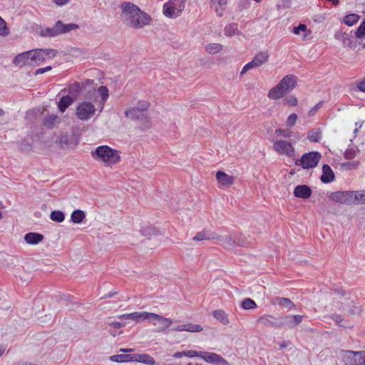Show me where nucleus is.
Instances as JSON below:
<instances>
[{"mask_svg":"<svg viewBox=\"0 0 365 365\" xmlns=\"http://www.w3.org/2000/svg\"><path fill=\"white\" fill-rule=\"evenodd\" d=\"M312 190L310 187L306 185H297L294 191V196L303 199L310 197Z\"/></svg>","mask_w":365,"mask_h":365,"instance_id":"19","label":"nucleus"},{"mask_svg":"<svg viewBox=\"0 0 365 365\" xmlns=\"http://www.w3.org/2000/svg\"><path fill=\"white\" fill-rule=\"evenodd\" d=\"M59 143L62 146H72L77 144L76 139L73 135L68 133L62 134L59 138Z\"/></svg>","mask_w":365,"mask_h":365,"instance_id":"24","label":"nucleus"},{"mask_svg":"<svg viewBox=\"0 0 365 365\" xmlns=\"http://www.w3.org/2000/svg\"><path fill=\"white\" fill-rule=\"evenodd\" d=\"M332 319L337 323L338 325L346 327L345 325L341 324V322L343 321L341 316L336 314L333 316Z\"/></svg>","mask_w":365,"mask_h":365,"instance_id":"59","label":"nucleus"},{"mask_svg":"<svg viewBox=\"0 0 365 365\" xmlns=\"http://www.w3.org/2000/svg\"><path fill=\"white\" fill-rule=\"evenodd\" d=\"M96 108L93 103L90 101H82L79 103L76 108V115L81 120H88L96 113Z\"/></svg>","mask_w":365,"mask_h":365,"instance_id":"5","label":"nucleus"},{"mask_svg":"<svg viewBox=\"0 0 365 365\" xmlns=\"http://www.w3.org/2000/svg\"><path fill=\"white\" fill-rule=\"evenodd\" d=\"M322 175L321 176V180L324 183H329L334 180V174L331 167L329 165H324L322 167Z\"/></svg>","mask_w":365,"mask_h":365,"instance_id":"21","label":"nucleus"},{"mask_svg":"<svg viewBox=\"0 0 365 365\" xmlns=\"http://www.w3.org/2000/svg\"><path fill=\"white\" fill-rule=\"evenodd\" d=\"M360 152L359 149L356 146L349 147L344 153V157L346 160L354 159Z\"/></svg>","mask_w":365,"mask_h":365,"instance_id":"33","label":"nucleus"},{"mask_svg":"<svg viewBox=\"0 0 365 365\" xmlns=\"http://www.w3.org/2000/svg\"><path fill=\"white\" fill-rule=\"evenodd\" d=\"M237 29V24L232 23L225 26L224 33L227 36H232L235 34Z\"/></svg>","mask_w":365,"mask_h":365,"instance_id":"40","label":"nucleus"},{"mask_svg":"<svg viewBox=\"0 0 365 365\" xmlns=\"http://www.w3.org/2000/svg\"><path fill=\"white\" fill-rule=\"evenodd\" d=\"M216 178L220 187H228L234 183V178L222 171L216 173Z\"/></svg>","mask_w":365,"mask_h":365,"instance_id":"16","label":"nucleus"},{"mask_svg":"<svg viewBox=\"0 0 365 365\" xmlns=\"http://www.w3.org/2000/svg\"><path fill=\"white\" fill-rule=\"evenodd\" d=\"M30 56L29 51L21 53L17 55L14 59V63L17 66H23L24 65L30 66Z\"/></svg>","mask_w":365,"mask_h":365,"instance_id":"22","label":"nucleus"},{"mask_svg":"<svg viewBox=\"0 0 365 365\" xmlns=\"http://www.w3.org/2000/svg\"><path fill=\"white\" fill-rule=\"evenodd\" d=\"M320 158L321 154L319 152H310L302 156L300 165L304 169L312 168L317 165Z\"/></svg>","mask_w":365,"mask_h":365,"instance_id":"9","label":"nucleus"},{"mask_svg":"<svg viewBox=\"0 0 365 365\" xmlns=\"http://www.w3.org/2000/svg\"><path fill=\"white\" fill-rule=\"evenodd\" d=\"M297 78L294 75H287L269 90L268 98L272 100L279 99L292 91L297 86Z\"/></svg>","mask_w":365,"mask_h":365,"instance_id":"2","label":"nucleus"},{"mask_svg":"<svg viewBox=\"0 0 365 365\" xmlns=\"http://www.w3.org/2000/svg\"><path fill=\"white\" fill-rule=\"evenodd\" d=\"M202 327L200 324H193L191 323L178 325L173 329L175 331H190V332H200L202 331Z\"/></svg>","mask_w":365,"mask_h":365,"instance_id":"18","label":"nucleus"},{"mask_svg":"<svg viewBox=\"0 0 365 365\" xmlns=\"http://www.w3.org/2000/svg\"><path fill=\"white\" fill-rule=\"evenodd\" d=\"M125 116L131 120L139 119L143 116V113L137 107H131L125 111Z\"/></svg>","mask_w":365,"mask_h":365,"instance_id":"28","label":"nucleus"},{"mask_svg":"<svg viewBox=\"0 0 365 365\" xmlns=\"http://www.w3.org/2000/svg\"><path fill=\"white\" fill-rule=\"evenodd\" d=\"M256 307L257 304L255 301L250 298H247L242 302V307L244 309H251L255 308Z\"/></svg>","mask_w":365,"mask_h":365,"instance_id":"43","label":"nucleus"},{"mask_svg":"<svg viewBox=\"0 0 365 365\" xmlns=\"http://www.w3.org/2000/svg\"><path fill=\"white\" fill-rule=\"evenodd\" d=\"M82 90V85L78 82H75L70 84L68 87V92L76 97L78 96Z\"/></svg>","mask_w":365,"mask_h":365,"instance_id":"35","label":"nucleus"},{"mask_svg":"<svg viewBox=\"0 0 365 365\" xmlns=\"http://www.w3.org/2000/svg\"><path fill=\"white\" fill-rule=\"evenodd\" d=\"M354 204L361 202L365 203V190L354 192Z\"/></svg>","mask_w":365,"mask_h":365,"instance_id":"41","label":"nucleus"},{"mask_svg":"<svg viewBox=\"0 0 365 365\" xmlns=\"http://www.w3.org/2000/svg\"><path fill=\"white\" fill-rule=\"evenodd\" d=\"M258 322L267 327L281 328L280 318L277 319L271 315L262 316L258 319Z\"/></svg>","mask_w":365,"mask_h":365,"instance_id":"15","label":"nucleus"},{"mask_svg":"<svg viewBox=\"0 0 365 365\" xmlns=\"http://www.w3.org/2000/svg\"><path fill=\"white\" fill-rule=\"evenodd\" d=\"M91 155L96 160L103 163L106 166H112L120 160V152L108 145L97 147Z\"/></svg>","mask_w":365,"mask_h":365,"instance_id":"3","label":"nucleus"},{"mask_svg":"<svg viewBox=\"0 0 365 365\" xmlns=\"http://www.w3.org/2000/svg\"><path fill=\"white\" fill-rule=\"evenodd\" d=\"M50 219L53 222H62L65 219V215L61 210H53L50 214Z\"/></svg>","mask_w":365,"mask_h":365,"instance_id":"38","label":"nucleus"},{"mask_svg":"<svg viewBox=\"0 0 365 365\" xmlns=\"http://www.w3.org/2000/svg\"><path fill=\"white\" fill-rule=\"evenodd\" d=\"M133 355L130 354H116L110 356V360L115 362L132 361Z\"/></svg>","mask_w":365,"mask_h":365,"instance_id":"37","label":"nucleus"},{"mask_svg":"<svg viewBox=\"0 0 365 365\" xmlns=\"http://www.w3.org/2000/svg\"><path fill=\"white\" fill-rule=\"evenodd\" d=\"M185 0H170L163 6V14L169 18H175L182 13Z\"/></svg>","mask_w":365,"mask_h":365,"instance_id":"6","label":"nucleus"},{"mask_svg":"<svg viewBox=\"0 0 365 365\" xmlns=\"http://www.w3.org/2000/svg\"><path fill=\"white\" fill-rule=\"evenodd\" d=\"M29 53H31L30 66H38L45 61V58L41 52V48L30 50Z\"/></svg>","mask_w":365,"mask_h":365,"instance_id":"17","label":"nucleus"},{"mask_svg":"<svg viewBox=\"0 0 365 365\" xmlns=\"http://www.w3.org/2000/svg\"><path fill=\"white\" fill-rule=\"evenodd\" d=\"M213 316L216 319L219 320L223 324H227L229 323L227 314L222 309L214 311Z\"/></svg>","mask_w":365,"mask_h":365,"instance_id":"32","label":"nucleus"},{"mask_svg":"<svg viewBox=\"0 0 365 365\" xmlns=\"http://www.w3.org/2000/svg\"><path fill=\"white\" fill-rule=\"evenodd\" d=\"M275 133L279 136H282L284 138H290L292 136L293 132L289 129H277L275 130Z\"/></svg>","mask_w":365,"mask_h":365,"instance_id":"45","label":"nucleus"},{"mask_svg":"<svg viewBox=\"0 0 365 365\" xmlns=\"http://www.w3.org/2000/svg\"><path fill=\"white\" fill-rule=\"evenodd\" d=\"M215 236L217 237H214V240H217L220 241L222 243L227 244L230 247H234L235 245V239H234L231 235L223 236L215 233Z\"/></svg>","mask_w":365,"mask_h":365,"instance_id":"27","label":"nucleus"},{"mask_svg":"<svg viewBox=\"0 0 365 365\" xmlns=\"http://www.w3.org/2000/svg\"><path fill=\"white\" fill-rule=\"evenodd\" d=\"M201 358L210 364L230 365L222 356L216 353L202 351Z\"/></svg>","mask_w":365,"mask_h":365,"instance_id":"12","label":"nucleus"},{"mask_svg":"<svg viewBox=\"0 0 365 365\" xmlns=\"http://www.w3.org/2000/svg\"><path fill=\"white\" fill-rule=\"evenodd\" d=\"M150 104L148 101H140L138 103V106H137V108L139 109V110L143 113V112L144 110H146L148 107H149Z\"/></svg>","mask_w":365,"mask_h":365,"instance_id":"51","label":"nucleus"},{"mask_svg":"<svg viewBox=\"0 0 365 365\" xmlns=\"http://www.w3.org/2000/svg\"><path fill=\"white\" fill-rule=\"evenodd\" d=\"M202 353V351H197L195 350H188V351H185L184 356L186 357H188V358H193L195 356L201 358Z\"/></svg>","mask_w":365,"mask_h":365,"instance_id":"49","label":"nucleus"},{"mask_svg":"<svg viewBox=\"0 0 365 365\" xmlns=\"http://www.w3.org/2000/svg\"><path fill=\"white\" fill-rule=\"evenodd\" d=\"M297 120V115L295 113L290 114L287 120V125L289 126H294Z\"/></svg>","mask_w":365,"mask_h":365,"instance_id":"50","label":"nucleus"},{"mask_svg":"<svg viewBox=\"0 0 365 365\" xmlns=\"http://www.w3.org/2000/svg\"><path fill=\"white\" fill-rule=\"evenodd\" d=\"M322 130L320 128L313 129L308 132L307 138L311 142H319L322 138Z\"/></svg>","mask_w":365,"mask_h":365,"instance_id":"29","label":"nucleus"},{"mask_svg":"<svg viewBox=\"0 0 365 365\" xmlns=\"http://www.w3.org/2000/svg\"><path fill=\"white\" fill-rule=\"evenodd\" d=\"M222 49V46L220 43H211L205 46V51L210 54H215L220 52Z\"/></svg>","mask_w":365,"mask_h":365,"instance_id":"34","label":"nucleus"},{"mask_svg":"<svg viewBox=\"0 0 365 365\" xmlns=\"http://www.w3.org/2000/svg\"><path fill=\"white\" fill-rule=\"evenodd\" d=\"M43 239V236L36 232H29L24 236V240L30 245H36L41 242Z\"/></svg>","mask_w":365,"mask_h":365,"instance_id":"25","label":"nucleus"},{"mask_svg":"<svg viewBox=\"0 0 365 365\" xmlns=\"http://www.w3.org/2000/svg\"><path fill=\"white\" fill-rule=\"evenodd\" d=\"M330 199L339 203L351 205L354 204V196L353 191H337L331 192Z\"/></svg>","mask_w":365,"mask_h":365,"instance_id":"8","label":"nucleus"},{"mask_svg":"<svg viewBox=\"0 0 365 365\" xmlns=\"http://www.w3.org/2000/svg\"><path fill=\"white\" fill-rule=\"evenodd\" d=\"M74 101L75 98L71 96H63L58 103V108L61 113H63Z\"/></svg>","mask_w":365,"mask_h":365,"instance_id":"23","label":"nucleus"},{"mask_svg":"<svg viewBox=\"0 0 365 365\" xmlns=\"http://www.w3.org/2000/svg\"><path fill=\"white\" fill-rule=\"evenodd\" d=\"M9 34V29L7 27L6 21L0 17V36H6Z\"/></svg>","mask_w":365,"mask_h":365,"instance_id":"42","label":"nucleus"},{"mask_svg":"<svg viewBox=\"0 0 365 365\" xmlns=\"http://www.w3.org/2000/svg\"><path fill=\"white\" fill-rule=\"evenodd\" d=\"M357 87L358 88L362 91V92H364L365 93V78H364L363 81H360L358 84H357Z\"/></svg>","mask_w":365,"mask_h":365,"instance_id":"61","label":"nucleus"},{"mask_svg":"<svg viewBox=\"0 0 365 365\" xmlns=\"http://www.w3.org/2000/svg\"><path fill=\"white\" fill-rule=\"evenodd\" d=\"M322 104H323V102L320 101L314 107H313L309 110V115L310 116L314 115L318 111V110L322 107Z\"/></svg>","mask_w":365,"mask_h":365,"instance_id":"55","label":"nucleus"},{"mask_svg":"<svg viewBox=\"0 0 365 365\" xmlns=\"http://www.w3.org/2000/svg\"><path fill=\"white\" fill-rule=\"evenodd\" d=\"M121 8L120 19L125 25L139 29L150 24L151 20L150 16L142 11L134 4L125 2Z\"/></svg>","mask_w":365,"mask_h":365,"instance_id":"1","label":"nucleus"},{"mask_svg":"<svg viewBox=\"0 0 365 365\" xmlns=\"http://www.w3.org/2000/svg\"><path fill=\"white\" fill-rule=\"evenodd\" d=\"M345 357L349 365H365L364 351H346Z\"/></svg>","mask_w":365,"mask_h":365,"instance_id":"10","label":"nucleus"},{"mask_svg":"<svg viewBox=\"0 0 365 365\" xmlns=\"http://www.w3.org/2000/svg\"><path fill=\"white\" fill-rule=\"evenodd\" d=\"M304 32V39H306L307 37L311 34V31L307 29V27L305 24H300L298 26L294 27L293 33L296 35H299L300 32Z\"/></svg>","mask_w":365,"mask_h":365,"instance_id":"39","label":"nucleus"},{"mask_svg":"<svg viewBox=\"0 0 365 365\" xmlns=\"http://www.w3.org/2000/svg\"><path fill=\"white\" fill-rule=\"evenodd\" d=\"M109 325L112 326L114 328L118 329L123 327V324L119 322H113L111 323H108Z\"/></svg>","mask_w":365,"mask_h":365,"instance_id":"63","label":"nucleus"},{"mask_svg":"<svg viewBox=\"0 0 365 365\" xmlns=\"http://www.w3.org/2000/svg\"><path fill=\"white\" fill-rule=\"evenodd\" d=\"M57 118H58L57 115H50L46 118V120L45 121V124H53L54 122L57 120Z\"/></svg>","mask_w":365,"mask_h":365,"instance_id":"56","label":"nucleus"},{"mask_svg":"<svg viewBox=\"0 0 365 365\" xmlns=\"http://www.w3.org/2000/svg\"><path fill=\"white\" fill-rule=\"evenodd\" d=\"M150 312H133L130 314H125L118 316L120 319H130L135 322H140L141 320H149Z\"/></svg>","mask_w":365,"mask_h":365,"instance_id":"14","label":"nucleus"},{"mask_svg":"<svg viewBox=\"0 0 365 365\" xmlns=\"http://www.w3.org/2000/svg\"><path fill=\"white\" fill-rule=\"evenodd\" d=\"M41 52L42 53L45 59L46 58H53L57 55V51L55 49H53V48H46V49L41 48Z\"/></svg>","mask_w":365,"mask_h":365,"instance_id":"44","label":"nucleus"},{"mask_svg":"<svg viewBox=\"0 0 365 365\" xmlns=\"http://www.w3.org/2000/svg\"><path fill=\"white\" fill-rule=\"evenodd\" d=\"M279 304L286 307L289 309H291L295 307L294 303L289 299L284 297L280 299Z\"/></svg>","mask_w":365,"mask_h":365,"instance_id":"48","label":"nucleus"},{"mask_svg":"<svg viewBox=\"0 0 365 365\" xmlns=\"http://www.w3.org/2000/svg\"><path fill=\"white\" fill-rule=\"evenodd\" d=\"M268 58L269 54L267 52H259L252 60L255 61V65L259 67L268 61Z\"/></svg>","mask_w":365,"mask_h":365,"instance_id":"31","label":"nucleus"},{"mask_svg":"<svg viewBox=\"0 0 365 365\" xmlns=\"http://www.w3.org/2000/svg\"><path fill=\"white\" fill-rule=\"evenodd\" d=\"M355 35L358 38H361L365 36V19L356 29Z\"/></svg>","mask_w":365,"mask_h":365,"instance_id":"46","label":"nucleus"},{"mask_svg":"<svg viewBox=\"0 0 365 365\" xmlns=\"http://www.w3.org/2000/svg\"><path fill=\"white\" fill-rule=\"evenodd\" d=\"M71 0H53V2L60 6H64L68 4Z\"/></svg>","mask_w":365,"mask_h":365,"instance_id":"60","label":"nucleus"},{"mask_svg":"<svg viewBox=\"0 0 365 365\" xmlns=\"http://www.w3.org/2000/svg\"><path fill=\"white\" fill-rule=\"evenodd\" d=\"M360 16L356 14H348L344 18V23L349 26H351L356 24L359 20Z\"/></svg>","mask_w":365,"mask_h":365,"instance_id":"36","label":"nucleus"},{"mask_svg":"<svg viewBox=\"0 0 365 365\" xmlns=\"http://www.w3.org/2000/svg\"><path fill=\"white\" fill-rule=\"evenodd\" d=\"M334 37L336 39H341L344 45H346V39L349 38V34H345V33H339V34L336 33V34H335Z\"/></svg>","mask_w":365,"mask_h":365,"instance_id":"54","label":"nucleus"},{"mask_svg":"<svg viewBox=\"0 0 365 365\" xmlns=\"http://www.w3.org/2000/svg\"><path fill=\"white\" fill-rule=\"evenodd\" d=\"M235 245L246 247L248 245V242L245 239H235Z\"/></svg>","mask_w":365,"mask_h":365,"instance_id":"57","label":"nucleus"},{"mask_svg":"<svg viewBox=\"0 0 365 365\" xmlns=\"http://www.w3.org/2000/svg\"><path fill=\"white\" fill-rule=\"evenodd\" d=\"M78 29V25L76 24H63L58 20L53 27H41L38 32L40 36L44 38H52L61 34L70 32L72 30Z\"/></svg>","mask_w":365,"mask_h":365,"instance_id":"4","label":"nucleus"},{"mask_svg":"<svg viewBox=\"0 0 365 365\" xmlns=\"http://www.w3.org/2000/svg\"><path fill=\"white\" fill-rule=\"evenodd\" d=\"M98 91L101 93V96H102V100L103 101H106V99L108 98V89L106 88V87L105 86H101L99 88H98Z\"/></svg>","mask_w":365,"mask_h":365,"instance_id":"53","label":"nucleus"},{"mask_svg":"<svg viewBox=\"0 0 365 365\" xmlns=\"http://www.w3.org/2000/svg\"><path fill=\"white\" fill-rule=\"evenodd\" d=\"M303 317V316L299 314L280 317L281 327H285L289 329H294L302 322Z\"/></svg>","mask_w":365,"mask_h":365,"instance_id":"11","label":"nucleus"},{"mask_svg":"<svg viewBox=\"0 0 365 365\" xmlns=\"http://www.w3.org/2000/svg\"><path fill=\"white\" fill-rule=\"evenodd\" d=\"M185 354V351H181V352H176L175 353L173 356L175 359H178V358H180L182 356H184Z\"/></svg>","mask_w":365,"mask_h":365,"instance_id":"64","label":"nucleus"},{"mask_svg":"<svg viewBox=\"0 0 365 365\" xmlns=\"http://www.w3.org/2000/svg\"><path fill=\"white\" fill-rule=\"evenodd\" d=\"M341 165L344 169L346 170L356 169L359 167V162L357 160H354L352 162L344 163Z\"/></svg>","mask_w":365,"mask_h":365,"instance_id":"47","label":"nucleus"},{"mask_svg":"<svg viewBox=\"0 0 365 365\" xmlns=\"http://www.w3.org/2000/svg\"><path fill=\"white\" fill-rule=\"evenodd\" d=\"M273 148L274 150L280 154L284 155L288 157H293L294 155V148L292 143L283 140H277L274 142Z\"/></svg>","mask_w":365,"mask_h":365,"instance_id":"7","label":"nucleus"},{"mask_svg":"<svg viewBox=\"0 0 365 365\" xmlns=\"http://www.w3.org/2000/svg\"><path fill=\"white\" fill-rule=\"evenodd\" d=\"M149 321H157L161 325V327L157 329L158 332L164 331L173 324V321L170 319L163 317L162 316L155 313H150Z\"/></svg>","mask_w":365,"mask_h":365,"instance_id":"13","label":"nucleus"},{"mask_svg":"<svg viewBox=\"0 0 365 365\" xmlns=\"http://www.w3.org/2000/svg\"><path fill=\"white\" fill-rule=\"evenodd\" d=\"M284 101L288 106H295L297 105V103H298L297 99L294 96H289V97L285 98Z\"/></svg>","mask_w":365,"mask_h":365,"instance_id":"52","label":"nucleus"},{"mask_svg":"<svg viewBox=\"0 0 365 365\" xmlns=\"http://www.w3.org/2000/svg\"><path fill=\"white\" fill-rule=\"evenodd\" d=\"M214 237H217L215 236V232L203 230L197 232L192 240L195 241L210 240H214Z\"/></svg>","mask_w":365,"mask_h":365,"instance_id":"26","label":"nucleus"},{"mask_svg":"<svg viewBox=\"0 0 365 365\" xmlns=\"http://www.w3.org/2000/svg\"><path fill=\"white\" fill-rule=\"evenodd\" d=\"M246 66H247L246 68H249V70L259 67L258 66L255 65V63L253 60L252 61L247 63L246 64Z\"/></svg>","mask_w":365,"mask_h":365,"instance_id":"62","label":"nucleus"},{"mask_svg":"<svg viewBox=\"0 0 365 365\" xmlns=\"http://www.w3.org/2000/svg\"><path fill=\"white\" fill-rule=\"evenodd\" d=\"M132 361H138L148 365L155 364L154 359L147 354H135L132 356Z\"/></svg>","mask_w":365,"mask_h":365,"instance_id":"20","label":"nucleus"},{"mask_svg":"<svg viewBox=\"0 0 365 365\" xmlns=\"http://www.w3.org/2000/svg\"><path fill=\"white\" fill-rule=\"evenodd\" d=\"M51 66H46L45 68H38L36 71H35V74L36 75H39V74H42V73H44L46 71H51Z\"/></svg>","mask_w":365,"mask_h":365,"instance_id":"58","label":"nucleus"},{"mask_svg":"<svg viewBox=\"0 0 365 365\" xmlns=\"http://www.w3.org/2000/svg\"><path fill=\"white\" fill-rule=\"evenodd\" d=\"M86 217L85 212L81 210H74L71 215V220L73 223H81L83 222V219Z\"/></svg>","mask_w":365,"mask_h":365,"instance_id":"30","label":"nucleus"}]
</instances>
